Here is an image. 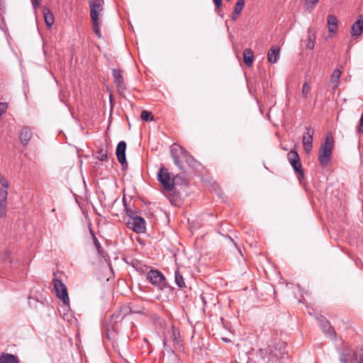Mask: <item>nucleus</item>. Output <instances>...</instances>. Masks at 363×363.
Segmentation results:
<instances>
[{"label":"nucleus","instance_id":"obj_1","mask_svg":"<svg viewBox=\"0 0 363 363\" xmlns=\"http://www.w3.org/2000/svg\"><path fill=\"white\" fill-rule=\"evenodd\" d=\"M88 4L90 9L92 30L96 35L101 38L100 26L102 24L104 1V0H88Z\"/></svg>","mask_w":363,"mask_h":363},{"label":"nucleus","instance_id":"obj_2","mask_svg":"<svg viewBox=\"0 0 363 363\" xmlns=\"http://www.w3.org/2000/svg\"><path fill=\"white\" fill-rule=\"evenodd\" d=\"M259 353L264 361L276 362L284 358V356L286 354V344L279 342L265 349H259Z\"/></svg>","mask_w":363,"mask_h":363},{"label":"nucleus","instance_id":"obj_3","mask_svg":"<svg viewBox=\"0 0 363 363\" xmlns=\"http://www.w3.org/2000/svg\"><path fill=\"white\" fill-rule=\"evenodd\" d=\"M182 337L178 328L172 325L163 335V347L170 353H174L176 349L182 346Z\"/></svg>","mask_w":363,"mask_h":363},{"label":"nucleus","instance_id":"obj_4","mask_svg":"<svg viewBox=\"0 0 363 363\" xmlns=\"http://www.w3.org/2000/svg\"><path fill=\"white\" fill-rule=\"evenodd\" d=\"M334 143L335 140L332 133H327L325 142L321 145L319 150L318 160L321 166L325 167L329 164L334 148Z\"/></svg>","mask_w":363,"mask_h":363},{"label":"nucleus","instance_id":"obj_5","mask_svg":"<svg viewBox=\"0 0 363 363\" xmlns=\"http://www.w3.org/2000/svg\"><path fill=\"white\" fill-rule=\"evenodd\" d=\"M287 159L297 174L298 179L301 180L304 174L298 152L294 150H290L287 154Z\"/></svg>","mask_w":363,"mask_h":363},{"label":"nucleus","instance_id":"obj_6","mask_svg":"<svg viewBox=\"0 0 363 363\" xmlns=\"http://www.w3.org/2000/svg\"><path fill=\"white\" fill-rule=\"evenodd\" d=\"M52 282L57 297L60 298L64 304H68L69 299L65 284L56 277L53 279Z\"/></svg>","mask_w":363,"mask_h":363},{"label":"nucleus","instance_id":"obj_7","mask_svg":"<svg viewBox=\"0 0 363 363\" xmlns=\"http://www.w3.org/2000/svg\"><path fill=\"white\" fill-rule=\"evenodd\" d=\"M171 152L174 164L181 169H182V166L180 157L184 158L186 161H188V160L191 157L189 153L184 148L179 145L172 146Z\"/></svg>","mask_w":363,"mask_h":363},{"label":"nucleus","instance_id":"obj_8","mask_svg":"<svg viewBox=\"0 0 363 363\" xmlns=\"http://www.w3.org/2000/svg\"><path fill=\"white\" fill-rule=\"evenodd\" d=\"M158 181L167 191H172L174 187V179L171 177L170 173L164 168H161L158 174Z\"/></svg>","mask_w":363,"mask_h":363},{"label":"nucleus","instance_id":"obj_9","mask_svg":"<svg viewBox=\"0 0 363 363\" xmlns=\"http://www.w3.org/2000/svg\"><path fill=\"white\" fill-rule=\"evenodd\" d=\"M147 279L157 287L162 288L164 286L165 277L157 269H150L147 274Z\"/></svg>","mask_w":363,"mask_h":363},{"label":"nucleus","instance_id":"obj_10","mask_svg":"<svg viewBox=\"0 0 363 363\" xmlns=\"http://www.w3.org/2000/svg\"><path fill=\"white\" fill-rule=\"evenodd\" d=\"M317 320L318 321L320 327L321 328L325 335L328 337L332 340H335L336 337V333L335 330L333 328V327L330 325L329 321L323 315L317 317Z\"/></svg>","mask_w":363,"mask_h":363},{"label":"nucleus","instance_id":"obj_11","mask_svg":"<svg viewBox=\"0 0 363 363\" xmlns=\"http://www.w3.org/2000/svg\"><path fill=\"white\" fill-rule=\"evenodd\" d=\"M128 226L134 232L142 233L145 230V220L140 216H136L128 220Z\"/></svg>","mask_w":363,"mask_h":363},{"label":"nucleus","instance_id":"obj_12","mask_svg":"<svg viewBox=\"0 0 363 363\" xmlns=\"http://www.w3.org/2000/svg\"><path fill=\"white\" fill-rule=\"evenodd\" d=\"M313 130L308 126L306 128V132L303 136V145L304 150L306 152H310L313 147Z\"/></svg>","mask_w":363,"mask_h":363},{"label":"nucleus","instance_id":"obj_13","mask_svg":"<svg viewBox=\"0 0 363 363\" xmlns=\"http://www.w3.org/2000/svg\"><path fill=\"white\" fill-rule=\"evenodd\" d=\"M113 82L118 91H123L126 89V86L124 82V78L122 74V71L118 69H113L112 71Z\"/></svg>","mask_w":363,"mask_h":363},{"label":"nucleus","instance_id":"obj_14","mask_svg":"<svg viewBox=\"0 0 363 363\" xmlns=\"http://www.w3.org/2000/svg\"><path fill=\"white\" fill-rule=\"evenodd\" d=\"M125 150H126V143L125 141H121L118 143L116 155L118 162L121 163L122 166L124 164H127L126 158H125Z\"/></svg>","mask_w":363,"mask_h":363},{"label":"nucleus","instance_id":"obj_15","mask_svg":"<svg viewBox=\"0 0 363 363\" xmlns=\"http://www.w3.org/2000/svg\"><path fill=\"white\" fill-rule=\"evenodd\" d=\"M33 132L28 126H23L19 132V139L21 145L26 147L31 140Z\"/></svg>","mask_w":363,"mask_h":363},{"label":"nucleus","instance_id":"obj_16","mask_svg":"<svg viewBox=\"0 0 363 363\" xmlns=\"http://www.w3.org/2000/svg\"><path fill=\"white\" fill-rule=\"evenodd\" d=\"M359 18L361 19L355 21L351 28L350 34L352 37H358L363 33V17Z\"/></svg>","mask_w":363,"mask_h":363},{"label":"nucleus","instance_id":"obj_17","mask_svg":"<svg viewBox=\"0 0 363 363\" xmlns=\"http://www.w3.org/2000/svg\"><path fill=\"white\" fill-rule=\"evenodd\" d=\"M342 363H359L354 353L351 350L344 352L340 356Z\"/></svg>","mask_w":363,"mask_h":363},{"label":"nucleus","instance_id":"obj_18","mask_svg":"<svg viewBox=\"0 0 363 363\" xmlns=\"http://www.w3.org/2000/svg\"><path fill=\"white\" fill-rule=\"evenodd\" d=\"M280 54V49L278 47L273 46L270 48L267 53V60L271 63H276Z\"/></svg>","mask_w":363,"mask_h":363},{"label":"nucleus","instance_id":"obj_19","mask_svg":"<svg viewBox=\"0 0 363 363\" xmlns=\"http://www.w3.org/2000/svg\"><path fill=\"white\" fill-rule=\"evenodd\" d=\"M0 183L2 184V188L0 189V201L7 202L9 182L4 177H1Z\"/></svg>","mask_w":363,"mask_h":363},{"label":"nucleus","instance_id":"obj_20","mask_svg":"<svg viewBox=\"0 0 363 363\" xmlns=\"http://www.w3.org/2000/svg\"><path fill=\"white\" fill-rule=\"evenodd\" d=\"M341 71L339 69H335L330 77V86L333 89L337 88L339 85V79L341 77Z\"/></svg>","mask_w":363,"mask_h":363},{"label":"nucleus","instance_id":"obj_21","mask_svg":"<svg viewBox=\"0 0 363 363\" xmlns=\"http://www.w3.org/2000/svg\"><path fill=\"white\" fill-rule=\"evenodd\" d=\"M328 32L335 33L337 30V19L334 15H329L327 18Z\"/></svg>","mask_w":363,"mask_h":363},{"label":"nucleus","instance_id":"obj_22","mask_svg":"<svg viewBox=\"0 0 363 363\" xmlns=\"http://www.w3.org/2000/svg\"><path fill=\"white\" fill-rule=\"evenodd\" d=\"M243 61L245 64L250 67L254 61V52L250 48H247L243 51Z\"/></svg>","mask_w":363,"mask_h":363},{"label":"nucleus","instance_id":"obj_23","mask_svg":"<svg viewBox=\"0 0 363 363\" xmlns=\"http://www.w3.org/2000/svg\"><path fill=\"white\" fill-rule=\"evenodd\" d=\"M308 38L306 40V48L309 50H312L314 48L315 45V31L311 29L308 28L307 31Z\"/></svg>","mask_w":363,"mask_h":363},{"label":"nucleus","instance_id":"obj_24","mask_svg":"<svg viewBox=\"0 0 363 363\" xmlns=\"http://www.w3.org/2000/svg\"><path fill=\"white\" fill-rule=\"evenodd\" d=\"M0 363H20L18 357L13 354L3 353L0 356Z\"/></svg>","mask_w":363,"mask_h":363},{"label":"nucleus","instance_id":"obj_25","mask_svg":"<svg viewBox=\"0 0 363 363\" xmlns=\"http://www.w3.org/2000/svg\"><path fill=\"white\" fill-rule=\"evenodd\" d=\"M174 279H175V283L179 288L186 287V284L184 280L183 276L180 274L179 270H177L175 272Z\"/></svg>","mask_w":363,"mask_h":363},{"label":"nucleus","instance_id":"obj_26","mask_svg":"<svg viewBox=\"0 0 363 363\" xmlns=\"http://www.w3.org/2000/svg\"><path fill=\"white\" fill-rule=\"evenodd\" d=\"M44 18L47 26L50 28L54 23V17L48 9L44 12Z\"/></svg>","mask_w":363,"mask_h":363},{"label":"nucleus","instance_id":"obj_27","mask_svg":"<svg viewBox=\"0 0 363 363\" xmlns=\"http://www.w3.org/2000/svg\"><path fill=\"white\" fill-rule=\"evenodd\" d=\"M123 206L125 207V213H126L127 216H129V218H130L129 219H132L133 218L138 216H137L138 212L132 210L130 208H129L128 206L124 197L123 198Z\"/></svg>","mask_w":363,"mask_h":363},{"label":"nucleus","instance_id":"obj_28","mask_svg":"<svg viewBox=\"0 0 363 363\" xmlns=\"http://www.w3.org/2000/svg\"><path fill=\"white\" fill-rule=\"evenodd\" d=\"M94 240V245L97 250L98 255L100 257H105L104 252L103 250V247H101L99 241L98 239L94 235L93 237Z\"/></svg>","mask_w":363,"mask_h":363},{"label":"nucleus","instance_id":"obj_29","mask_svg":"<svg viewBox=\"0 0 363 363\" xmlns=\"http://www.w3.org/2000/svg\"><path fill=\"white\" fill-rule=\"evenodd\" d=\"M244 6H245V0H238L235 5L234 9H233V11L235 12V13L240 14L244 8Z\"/></svg>","mask_w":363,"mask_h":363},{"label":"nucleus","instance_id":"obj_30","mask_svg":"<svg viewBox=\"0 0 363 363\" xmlns=\"http://www.w3.org/2000/svg\"><path fill=\"white\" fill-rule=\"evenodd\" d=\"M96 159L100 161H106L108 158V152L106 150L104 149H100L96 156Z\"/></svg>","mask_w":363,"mask_h":363},{"label":"nucleus","instance_id":"obj_31","mask_svg":"<svg viewBox=\"0 0 363 363\" xmlns=\"http://www.w3.org/2000/svg\"><path fill=\"white\" fill-rule=\"evenodd\" d=\"M140 118L144 121H151L153 119L152 116H151V113L146 110L142 111Z\"/></svg>","mask_w":363,"mask_h":363},{"label":"nucleus","instance_id":"obj_32","mask_svg":"<svg viewBox=\"0 0 363 363\" xmlns=\"http://www.w3.org/2000/svg\"><path fill=\"white\" fill-rule=\"evenodd\" d=\"M6 207L7 202H1L0 201V217H4L6 215Z\"/></svg>","mask_w":363,"mask_h":363},{"label":"nucleus","instance_id":"obj_33","mask_svg":"<svg viewBox=\"0 0 363 363\" xmlns=\"http://www.w3.org/2000/svg\"><path fill=\"white\" fill-rule=\"evenodd\" d=\"M124 315H121V311L118 312V313H116L112 315L111 316V318L112 320L116 323V322H118V321H121L122 320V319L123 318Z\"/></svg>","mask_w":363,"mask_h":363},{"label":"nucleus","instance_id":"obj_34","mask_svg":"<svg viewBox=\"0 0 363 363\" xmlns=\"http://www.w3.org/2000/svg\"><path fill=\"white\" fill-rule=\"evenodd\" d=\"M8 108V104L4 102H0V117L6 112Z\"/></svg>","mask_w":363,"mask_h":363},{"label":"nucleus","instance_id":"obj_35","mask_svg":"<svg viewBox=\"0 0 363 363\" xmlns=\"http://www.w3.org/2000/svg\"><path fill=\"white\" fill-rule=\"evenodd\" d=\"M359 132H363V113L361 115L360 121H359Z\"/></svg>","mask_w":363,"mask_h":363},{"label":"nucleus","instance_id":"obj_36","mask_svg":"<svg viewBox=\"0 0 363 363\" xmlns=\"http://www.w3.org/2000/svg\"><path fill=\"white\" fill-rule=\"evenodd\" d=\"M217 9H219L222 5V0H213Z\"/></svg>","mask_w":363,"mask_h":363},{"label":"nucleus","instance_id":"obj_37","mask_svg":"<svg viewBox=\"0 0 363 363\" xmlns=\"http://www.w3.org/2000/svg\"><path fill=\"white\" fill-rule=\"evenodd\" d=\"M239 15H240V14H235V12L233 11V14H232V17H231V18H232V20H233V21H235L238 19V16H239Z\"/></svg>","mask_w":363,"mask_h":363},{"label":"nucleus","instance_id":"obj_38","mask_svg":"<svg viewBox=\"0 0 363 363\" xmlns=\"http://www.w3.org/2000/svg\"><path fill=\"white\" fill-rule=\"evenodd\" d=\"M32 4H33V6L34 7H35V6H39L40 2H39V1H38V0H33V1H32Z\"/></svg>","mask_w":363,"mask_h":363},{"label":"nucleus","instance_id":"obj_39","mask_svg":"<svg viewBox=\"0 0 363 363\" xmlns=\"http://www.w3.org/2000/svg\"><path fill=\"white\" fill-rule=\"evenodd\" d=\"M319 0H306V2H310L311 4H317Z\"/></svg>","mask_w":363,"mask_h":363},{"label":"nucleus","instance_id":"obj_40","mask_svg":"<svg viewBox=\"0 0 363 363\" xmlns=\"http://www.w3.org/2000/svg\"><path fill=\"white\" fill-rule=\"evenodd\" d=\"M359 363H363V352H362V354H361Z\"/></svg>","mask_w":363,"mask_h":363},{"label":"nucleus","instance_id":"obj_41","mask_svg":"<svg viewBox=\"0 0 363 363\" xmlns=\"http://www.w3.org/2000/svg\"><path fill=\"white\" fill-rule=\"evenodd\" d=\"M109 99H110L111 102H112V101H113V94H112L111 92L109 94Z\"/></svg>","mask_w":363,"mask_h":363},{"label":"nucleus","instance_id":"obj_42","mask_svg":"<svg viewBox=\"0 0 363 363\" xmlns=\"http://www.w3.org/2000/svg\"><path fill=\"white\" fill-rule=\"evenodd\" d=\"M10 255V252L9 251H7L6 253H5V259L7 258V257H9Z\"/></svg>","mask_w":363,"mask_h":363},{"label":"nucleus","instance_id":"obj_43","mask_svg":"<svg viewBox=\"0 0 363 363\" xmlns=\"http://www.w3.org/2000/svg\"><path fill=\"white\" fill-rule=\"evenodd\" d=\"M138 270H140L141 272H144L145 270L143 268L140 267V268H138Z\"/></svg>","mask_w":363,"mask_h":363},{"label":"nucleus","instance_id":"obj_44","mask_svg":"<svg viewBox=\"0 0 363 363\" xmlns=\"http://www.w3.org/2000/svg\"><path fill=\"white\" fill-rule=\"evenodd\" d=\"M306 87H307V84L305 83L303 86V91H304Z\"/></svg>","mask_w":363,"mask_h":363},{"label":"nucleus","instance_id":"obj_45","mask_svg":"<svg viewBox=\"0 0 363 363\" xmlns=\"http://www.w3.org/2000/svg\"><path fill=\"white\" fill-rule=\"evenodd\" d=\"M144 268H145V269H148V267H147V266H144Z\"/></svg>","mask_w":363,"mask_h":363},{"label":"nucleus","instance_id":"obj_46","mask_svg":"<svg viewBox=\"0 0 363 363\" xmlns=\"http://www.w3.org/2000/svg\"><path fill=\"white\" fill-rule=\"evenodd\" d=\"M2 177L1 175H0V178Z\"/></svg>","mask_w":363,"mask_h":363}]
</instances>
